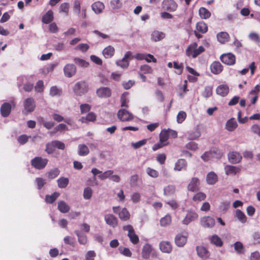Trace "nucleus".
I'll return each instance as SVG.
<instances>
[{"instance_id":"c85d7f7f","label":"nucleus","mask_w":260,"mask_h":260,"mask_svg":"<svg viewBox=\"0 0 260 260\" xmlns=\"http://www.w3.org/2000/svg\"><path fill=\"white\" fill-rule=\"evenodd\" d=\"M96 116L92 112H89L85 116H82L80 120L82 123L93 122L96 120Z\"/></svg>"},{"instance_id":"a19ab883","label":"nucleus","mask_w":260,"mask_h":260,"mask_svg":"<svg viewBox=\"0 0 260 260\" xmlns=\"http://www.w3.org/2000/svg\"><path fill=\"white\" fill-rule=\"evenodd\" d=\"M59 193L55 192L51 195H46L45 197V201L47 203L52 204L59 196Z\"/></svg>"},{"instance_id":"a18cd8bd","label":"nucleus","mask_w":260,"mask_h":260,"mask_svg":"<svg viewBox=\"0 0 260 260\" xmlns=\"http://www.w3.org/2000/svg\"><path fill=\"white\" fill-rule=\"evenodd\" d=\"M75 233L78 237V242L80 244L85 245L87 243V237L79 231H75Z\"/></svg>"},{"instance_id":"3c124183","label":"nucleus","mask_w":260,"mask_h":260,"mask_svg":"<svg viewBox=\"0 0 260 260\" xmlns=\"http://www.w3.org/2000/svg\"><path fill=\"white\" fill-rule=\"evenodd\" d=\"M186 113L183 111L179 112L177 115V121L178 123H182L186 118Z\"/></svg>"},{"instance_id":"72a5a7b5","label":"nucleus","mask_w":260,"mask_h":260,"mask_svg":"<svg viewBox=\"0 0 260 260\" xmlns=\"http://www.w3.org/2000/svg\"><path fill=\"white\" fill-rule=\"evenodd\" d=\"M91 7L92 10L96 14H100L103 11L105 6L103 3L98 1L94 3L92 5Z\"/></svg>"},{"instance_id":"bb28decb","label":"nucleus","mask_w":260,"mask_h":260,"mask_svg":"<svg viewBox=\"0 0 260 260\" xmlns=\"http://www.w3.org/2000/svg\"><path fill=\"white\" fill-rule=\"evenodd\" d=\"M210 243L216 246L220 247L223 245V242L221 239L217 235H213L209 238Z\"/></svg>"},{"instance_id":"2f4dec72","label":"nucleus","mask_w":260,"mask_h":260,"mask_svg":"<svg viewBox=\"0 0 260 260\" xmlns=\"http://www.w3.org/2000/svg\"><path fill=\"white\" fill-rule=\"evenodd\" d=\"M230 38L229 34L224 31L220 32L217 35V40L221 44H224L229 41Z\"/></svg>"},{"instance_id":"2eb2a0df","label":"nucleus","mask_w":260,"mask_h":260,"mask_svg":"<svg viewBox=\"0 0 260 260\" xmlns=\"http://www.w3.org/2000/svg\"><path fill=\"white\" fill-rule=\"evenodd\" d=\"M201 224L205 228H212L215 225V220L212 217L204 216L201 219Z\"/></svg>"},{"instance_id":"a211bd4d","label":"nucleus","mask_w":260,"mask_h":260,"mask_svg":"<svg viewBox=\"0 0 260 260\" xmlns=\"http://www.w3.org/2000/svg\"><path fill=\"white\" fill-rule=\"evenodd\" d=\"M197 255L202 259L208 258L210 255L209 251L205 247L197 246L196 247Z\"/></svg>"},{"instance_id":"f257e3e1","label":"nucleus","mask_w":260,"mask_h":260,"mask_svg":"<svg viewBox=\"0 0 260 260\" xmlns=\"http://www.w3.org/2000/svg\"><path fill=\"white\" fill-rule=\"evenodd\" d=\"M198 47V44L194 42L190 44L186 49L185 53L188 57L196 58L202 53L205 51V48L201 46Z\"/></svg>"},{"instance_id":"4d7b16f0","label":"nucleus","mask_w":260,"mask_h":260,"mask_svg":"<svg viewBox=\"0 0 260 260\" xmlns=\"http://www.w3.org/2000/svg\"><path fill=\"white\" fill-rule=\"evenodd\" d=\"M212 94V87L211 86L205 87L204 90L202 93V95L204 97L208 98L211 96Z\"/></svg>"},{"instance_id":"8fccbe9b","label":"nucleus","mask_w":260,"mask_h":260,"mask_svg":"<svg viewBox=\"0 0 260 260\" xmlns=\"http://www.w3.org/2000/svg\"><path fill=\"white\" fill-rule=\"evenodd\" d=\"M206 198L205 193L202 192H199L197 193L192 198L193 201L196 202H200L204 201Z\"/></svg>"},{"instance_id":"9d476101","label":"nucleus","mask_w":260,"mask_h":260,"mask_svg":"<svg viewBox=\"0 0 260 260\" xmlns=\"http://www.w3.org/2000/svg\"><path fill=\"white\" fill-rule=\"evenodd\" d=\"M220 59L223 63L229 66L234 64L236 61L235 56L231 53H225L221 55Z\"/></svg>"},{"instance_id":"58836bf2","label":"nucleus","mask_w":260,"mask_h":260,"mask_svg":"<svg viewBox=\"0 0 260 260\" xmlns=\"http://www.w3.org/2000/svg\"><path fill=\"white\" fill-rule=\"evenodd\" d=\"M78 149V154L80 156H86L89 153L88 147L85 144H79Z\"/></svg>"},{"instance_id":"aec40b11","label":"nucleus","mask_w":260,"mask_h":260,"mask_svg":"<svg viewBox=\"0 0 260 260\" xmlns=\"http://www.w3.org/2000/svg\"><path fill=\"white\" fill-rule=\"evenodd\" d=\"M242 156L237 152H230L228 154V159L229 161L234 164H238L241 161Z\"/></svg>"},{"instance_id":"7c9ffc66","label":"nucleus","mask_w":260,"mask_h":260,"mask_svg":"<svg viewBox=\"0 0 260 260\" xmlns=\"http://www.w3.org/2000/svg\"><path fill=\"white\" fill-rule=\"evenodd\" d=\"M216 91L217 94L225 96L228 94L229 88L226 85H220L217 87Z\"/></svg>"},{"instance_id":"37998d69","label":"nucleus","mask_w":260,"mask_h":260,"mask_svg":"<svg viewBox=\"0 0 260 260\" xmlns=\"http://www.w3.org/2000/svg\"><path fill=\"white\" fill-rule=\"evenodd\" d=\"M236 217L242 223H245L247 220V217L245 214L240 210H237L236 211Z\"/></svg>"},{"instance_id":"4be33fe9","label":"nucleus","mask_w":260,"mask_h":260,"mask_svg":"<svg viewBox=\"0 0 260 260\" xmlns=\"http://www.w3.org/2000/svg\"><path fill=\"white\" fill-rule=\"evenodd\" d=\"M241 168L239 167L231 165H226L224 167V170L227 175H236L241 171Z\"/></svg>"},{"instance_id":"ea45409f","label":"nucleus","mask_w":260,"mask_h":260,"mask_svg":"<svg viewBox=\"0 0 260 260\" xmlns=\"http://www.w3.org/2000/svg\"><path fill=\"white\" fill-rule=\"evenodd\" d=\"M235 251L237 253L241 254L245 252V249L242 242L240 241L236 242L234 244Z\"/></svg>"},{"instance_id":"4468645a","label":"nucleus","mask_w":260,"mask_h":260,"mask_svg":"<svg viewBox=\"0 0 260 260\" xmlns=\"http://www.w3.org/2000/svg\"><path fill=\"white\" fill-rule=\"evenodd\" d=\"M161 7L165 10L173 12L176 10L177 4L174 0H164Z\"/></svg>"},{"instance_id":"0e129e2a","label":"nucleus","mask_w":260,"mask_h":260,"mask_svg":"<svg viewBox=\"0 0 260 260\" xmlns=\"http://www.w3.org/2000/svg\"><path fill=\"white\" fill-rule=\"evenodd\" d=\"M89 48V47L87 44L82 43L77 46L75 49L79 50L82 52H85L88 50Z\"/></svg>"},{"instance_id":"7ed1b4c3","label":"nucleus","mask_w":260,"mask_h":260,"mask_svg":"<svg viewBox=\"0 0 260 260\" xmlns=\"http://www.w3.org/2000/svg\"><path fill=\"white\" fill-rule=\"evenodd\" d=\"M36 107V102L32 98H28L23 102V109L22 113L24 115H27L28 113L32 112Z\"/></svg>"},{"instance_id":"ddd939ff","label":"nucleus","mask_w":260,"mask_h":260,"mask_svg":"<svg viewBox=\"0 0 260 260\" xmlns=\"http://www.w3.org/2000/svg\"><path fill=\"white\" fill-rule=\"evenodd\" d=\"M155 251L152 246L150 244L146 243L143 247L142 257L144 259H148L150 257L151 254L153 255Z\"/></svg>"},{"instance_id":"49530a36","label":"nucleus","mask_w":260,"mask_h":260,"mask_svg":"<svg viewBox=\"0 0 260 260\" xmlns=\"http://www.w3.org/2000/svg\"><path fill=\"white\" fill-rule=\"evenodd\" d=\"M69 182L68 178L61 177L57 180L58 186L60 188H64L68 186Z\"/></svg>"},{"instance_id":"bf43d9fd","label":"nucleus","mask_w":260,"mask_h":260,"mask_svg":"<svg viewBox=\"0 0 260 260\" xmlns=\"http://www.w3.org/2000/svg\"><path fill=\"white\" fill-rule=\"evenodd\" d=\"M80 108L81 113L83 114L89 112L91 109V106L88 104H83L80 105Z\"/></svg>"},{"instance_id":"dca6fc26","label":"nucleus","mask_w":260,"mask_h":260,"mask_svg":"<svg viewBox=\"0 0 260 260\" xmlns=\"http://www.w3.org/2000/svg\"><path fill=\"white\" fill-rule=\"evenodd\" d=\"M200 180L197 177H193L190 180L187 186V189L192 192H195L199 189Z\"/></svg>"},{"instance_id":"f704fd0d","label":"nucleus","mask_w":260,"mask_h":260,"mask_svg":"<svg viewBox=\"0 0 260 260\" xmlns=\"http://www.w3.org/2000/svg\"><path fill=\"white\" fill-rule=\"evenodd\" d=\"M57 208L60 212L63 213L68 212L70 210V206L63 201H60L58 202Z\"/></svg>"},{"instance_id":"6ab92c4d","label":"nucleus","mask_w":260,"mask_h":260,"mask_svg":"<svg viewBox=\"0 0 260 260\" xmlns=\"http://www.w3.org/2000/svg\"><path fill=\"white\" fill-rule=\"evenodd\" d=\"M104 219L107 224L113 228L116 227L118 224L117 217L112 214L105 215Z\"/></svg>"},{"instance_id":"09e8293b","label":"nucleus","mask_w":260,"mask_h":260,"mask_svg":"<svg viewBox=\"0 0 260 260\" xmlns=\"http://www.w3.org/2000/svg\"><path fill=\"white\" fill-rule=\"evenodd\" d=\"M211 152V154L212 155V157L220 158L223 155V153L221 150L218 148H213V149L210 150Z\"/></svg>"},{"instance_id":"412c9836","label":"nucleus","mask_w":260,"mask_h":260,"mask_svg":"<svg viewBox=\"0 0 260 260\" xmlns=\"http://www.w3.org/2000/svg\"><path fill=\"white\" fill-rule=\"evenodd\" d=\"M12 110V106L9 103H4L1 107L0 112L3 117L9 116Z\"/></svg>"},{"instance_id":"338daca9","label":"nucleus","mask_w":260,"mask_h":260,"mask_svg":"<svg viewBox=\"0 0 260 260\" xmlns=\"http://www.w3.org/2000/svg\"><path fill=\"white\" fill-rule=\"evenodd\" d=\"M96 254L94 251H88L85 256V260H94Z\"/></svg>"},{"instance_id":"f8f14e48","label":"nucleus","mask_w":260,"mask_h":260,"mask_svg":"<svg viewBox=\"0 0 260 260\" xmlns=\"http://www.w3.org/2000/svg\"><path fill=\"white\" fill-rule=\"evenodd\" d=\"M96 93L99 98L106 99L111 96L112 90L109 87H101L96 89Z\"/></svg>"},{"instance_id":"393cba45","label":"nucleus","mask_w":260,"mask_h":260,"mask_svg":"<svg viewBox=\"0 0 260 260\" xmlns=\"http://www.w3.org/2000/svg\"><path fill=\"white\" fill-rule=\"evenodd\" d=\"M160 250L164 253H170L172 251V246L169 241H162L159 244Z\"/></svg>"},{"instance_id":"9b49d317","label":"nucleus","mask_w":260,"mask_h":260,"mask_svg":"<svg viewBox=\"0 0 260 260\" xmlns=\"http://www.w3.org/2000/svg\"><path fill=\"white\" fill-rule=\"evenodd\" d=\"M118 118L122 121H128L134 119L133 115L125 109H120L117 113Z\"/></svg>"},{"instance_id":"0eeeda50","label":"nucleus","mask_w":260,"mask_h":260,"mask_svg":"<svg viewBox=\"0 0 260 260\" xmlns=\"http://www.w3.org/2000/svg\"><path fill=\"white\" fill-rule=\"evenodd\" d=\"M88 89V85L85 81H79L76 83L74 91L77 95H82L86 93Z\"/></svg>"},{"instance_id":"20e7f679","label":"nucleus","mask_w":260,"mask_h":260,"mask_svg":"<svg viewBox=\"0 0 260 260\" xmlns=\"http://www.w3.org/2000/svg\"><path fill=\"white\" fill-rule=\"evenodd\" d=\"M48 162L47 158L41 156H36L31 160V165L37 170H42L45 168Z\"/></svg>"},{"instance_id":"5fc2aeb1","label":"nucleus","mask_w":260,"mask_h":260,"mask_svg":"<svg viewBox=\"0 0 260 260\" xmlns=\"http://www.w3.org/2000/svg\"><path fill=\"white\" fill-rule=\"evenodd\" d=\"M61 92V90L58 88L56 86H52L50 90V94L52 96L60 95Z\"/></svg>"},{"instance_id":"de8ad7c7","label":"nucleus","mask_w":260,"mask_h":260,"mask_svg":"<svg viewBox=\"0 0 260 260\" xmlns=\"http://www.w3.org/2000/svg\"><path fill=\"white\" fill-rule=\"evenodd\" d=\"M169 138L168 132L166 129L161 131L159 134V141L164 143H168L167 141Z\"/></svg>"},{"instance_id":"052dcab7","label":"nucleus","mask_w":260,"mask_h":260,"mask_svg":"<svg viewBox=\"0 0 260 260\" xmlns=\"http://www.w3.org/2000/svg\"><path fill=\"white\" fill-rule=\"evenodd\" d=\"M140 70L143 72L144 74H151L153 71L151 67L147 64L141 66Z\"/></svg>"},{"instance_id":"f03ea898","label":"nucleus","mask_w":260,"mask_h":260,"mask_svg":"<svg viewBox=\"0 0 260 260\" xmlns=\"http://www.w3.org/2000/svg\"><path fill=\"white\" fill-rule=\"evenodd\" d=\"M64 150L65 149V144L58 140L52 141L46 145L45 152L48 154L53 153L55 151V148Z\"/></svg>"},{"instance_id":"b1692460","label":"nucleus","mask_w":260,"mask_h":260,"mask_svg":"<svg viewBox=\"0 0 260 260\" xmlns=\"http://www.w3.org/2000/svg\"><path fill=\"white\" fill-rule=\"evenodd\" d=\"M187 166V161L182 158L177 160L175 163L174 170L176 171H181L182 170H185Z\"/></svg>"},{"instance_id":"6e6552de","label":"nucleus","mask_w":260,"mask_h":260,"mask_svg":"<svg viewBox=\"0 0 260 260\" xmlns=\"http://www.w3.org/2000/svg\"><path fill=\"white\" fill-rule=\"evenodd\" d=\"M63 71L66 77L71 78L76 75L77 68L73 63H67L63 67Z\"/></svg>"},{"instance_id":"c756f323","label":"nucleus","mask_w":260,"mask_h":260,"mask_svg":"<svg viewBox=\"0 0 260 260\" xmlns=\"http://www.w3.org/2000/svg\"><path fill=\"white\" fill-rule=\"evenodd\" d=\"M218 180L217 175L213 172H211L207 175L206 182L210 185L214 184Z\"/></svg>"},{"instance_id":"69168bd1","label":"nucleus","mask_w":260,"mask_h":260,"mask_svg":"<svg viewBox=\"0 0 260 260\" xmlns=\"http://www.w3.org/2000/svg\"><path fill=\"white\" fill-rule=\"evenodd\" d=\"M249 38L252 41L256 42L259 43L260 42V37L259 35L255 32H251L249 35Z\"/></svg>"},{"instance_id":"39448f33","label":"nucleus","mask_w":260,"mask_h":260,"mask_svg":"<svg viewBox=\"0 0 260 260\" xmlns=\"http://www.w3.org/2000/svg\"><path fill=\"white\" fill-rule=\"evenodd\" d=\"M123 230L128 231L127 236L129 238L130 241L133 244H137L139 242L138 236L135 233L134 228L131 224L125 225L123 227Z\"/></svg>"},{"instance_id":"603ef678","label":"nucleus","mask_w":260,"mask_h":260,"mask_svg":"<svg viewBox=\"0 0 260 260\" xmlns=\"http://www.w3.org/2000/svg\"><path fill=\"white\" fill-rule=\"evenodd\" d=\"M92 195V190L89 187H87L84 188L83 191V197L86 200H89L91 198Z\"/></svg>"},{"instance_id":"423d86ee","label":"nucleus","mask_w":260,"mask_h":260,"mask_svg":"<svg viewBox=\"0 0 260 260\" xmlns=\"http://www.w3.org/2000/svg\"><path fill=\"white\" fill-rule=\"evenodd\" d=\"M113 211L118 214L119 218L122 221H127L130 218V213L125 208L121 209L119 206L113 207Z\"/></svg>"},{"instance_id":"79ce46f5","label":"nucleus","mask_w":260,"mask_h":260,"mask_svg":"<svg viewBox=\"0 0 260 260\" xmlns=\"http://www.w3.org/2000/svg\"><path fill=\"white\" fill-rule=\"evenodd\" d=\"M199 15L202 19H208L211 16V13L206 8L201 7L199 9Z\"/></svg>"},{"instance_id":"4c0bfd02","label":"nucleus","mask_w":260,"mask_h":260,"mask_svg":"<svg viewBox=\"0 0 260 260\" xmlns=\"http://www.w3.org/2000/svg\"><path fill=\"white\" fill-rule=\"evenodd\" d=\"M172 222V217L170 214H167L160 219V225L161 226H167Z\"/></svg>"},{"instance_id":"a878e982","label":"nucleus","mask_w":260,"mask_h":260,"mask_svg":"<svg viewBox=\"0 0 260 260\" xmlns=\"http://www.w3.org/2000/svg\"><path fill=\"white\" fill-rule=\"evenodd\" d=\"M165 37V34L158 30H154L151 35V40L154 42H158Z\"/></svg>"},{"instance_id":"13d9d810","label":"nucleus","mask_w":260,"mask_h":260,"mask_svg":"<svg viewBox=\"0 0 260 260\" xmlns=\"http://www.w3.org/2000/svg\"><path fill=\"white\" fill-rule=\"evenodd\" d=\"M44 82L42 80H39L35 86V90L38 92H43L44 90Z\"/></svg>"},{"instance_id":"5701e85b","label":"nucleus","mask_w":260,"mask_h":260,"mask_svg":"<svg viewBox=\"0 0 260 260\" xmlns=\"http://www.w3.org/2000/svg\"><path fill=\"white\" fill-rule=\"evenodd\" d=\"M211 72L215 74H220L223 70V66L218 61H215L210 65Z\"/></svg>"},{"instance_id":"c9c22d12","label":"nucleus","mask_w":260,"mask_h":260,"mask_svg":"<svg viewBox=\"0 0 260 260\" xmlns=\"http://www.w3.org/2000/svg\"><path fill=\"white\" fill-rule=\"evenodd\" d=\"M196 30L201 34H205L208 31V26L203 21H200L196 24Z\"/></svg>"},{"instance_id":"680f3d73","label":"nucleus","mask_w":260,"mask_h":260,"mask_svg":"<svg viewBox=\"0 0 260 260\" xmlns=\"http://www.w3.org/2000/svg\"><path fill=\"white\" fill-rule=\"evenodd\" d=\"M113 173V171L112 170H108L104 173L102 172L101 174L99 176V178L101 180H104L111 176Z\"/></svg>"},{"instance_id":"473e14b6","label":"nucleus","mask_w":260,"mask_h":260,"mask_svg":"<svg viewBox=\"0 0 260 260\" xmlns=\"http://www.w3.org/2000/svg\"><path fill=\"white\" fill-rule=\"evenodd\" d=\"M53 19L54 17L53 12L51 10H49L43 16L42 21L45 24H48L51 22Z\"/></svg>"},{"instance_id":"6e6d98bb","label":"nucleus","mask_w":260,"mask_h":260,"mask_svg":"<svg viewBox=\"0 0 260 260\" xmlns=\"http://www.w3.org/2000/svg\"><path fill=\"white\" fill-rule=\"evenodd\" d=\"M59 170L57 168H55L48 173V177L50 179H54L59 175Z\"/></svg>"},{"instance_id":"e433bc0d","label":"nucleus","mask_w":260,"mask_h":260,"mask_svg":"<svg viewBox=\"0 0 260 260\" xmlns=\"http://www.w3.org/2000/svg\"><path fill=\"white\" fill-rule=\"evenodd\" d=\"M237 123L234 118H231L226 122L225 128L228 131L232 132L237 128Z\"/></svg>"},{"instance_id":"864d4df0","label":"nucleus","mask_w":260,"mask_h":260,"mask_svg":"<svg viewBox=\"0 0 260 260\" xmlns=\"http://www.w3.org/2000/svg\"><path fill=\"white\" fill-rule=\"evenodd\" d=\"M147 174L150 177L153 178H157L159 175V173L156 170L152 169L150 167H148L146 169Z\"/></svg>"},{"instance_id":"f3484780","label":"nucleus","mask_w":260,"mask_h":260,"mask_svg":"<svg viewBox=\"0 0 260 260\" xmlns=\"http://www.w3.org/2000/svg\"><path fill=\"white\" fill-rule=\"evenodd\" d=\"M198 218V214L192 211H188L185 218L182 222L184 224L187 225L191 221H193Z\"/></svg>"},{"instance_id":"774afa93","label":"nucleus","mask_w":260,"mask_h":260,"mask_svg":"<svg viewBox=\"0 0 260 260\" xmlns=\"http://www.w3.org/2000/svg\"><path fill=\"white\" fill-rule=\"evenodd\" d=\"M253 242L254 244L260 243V233L255 232L252 235Z\"/></svg>"},{"instance_id":"c03bdc74","label":"nucleus","mask_w":260,"mask_h":260,"mask_svg":"<svg viewBox=\"0 0 260 260\" xmlns=\"http://www.w3.org/2000/svg\"><path fill=\"white\" fill-rule=\"evenodd\" d=\"M73 61L76 64L81 67L86 68L89 65V63L85 60L78 57H74Z\"/></svg>"},{"instance_id":"cd10ccee","label":"nucleus","mask_w":260,"mask_h":260,"mask_svg":"<svg viewBox=\"0 0 260 260\" xmlns=\"http://www.w3.org/2000/svg\"><path fill=\"white\" fill-rule=\"evenodd\" d=\"M102 53L106 58H111L115 53V49L112 46L109 45L104 49Z\"/></svg>"},{"instance_id":"1a4fd4ad","label":"nucleus","mask_w":260,"mask_h":260,"mask_svg":"<svg viewBox=\"0 0 260 260\" xmlns=\"http://www.w3.org/2000/svg\"><path fill=\"white\" fill-rule=\"evenodd\" d=\"M187 238L188 233L187 232L184 233V234H178L175 238V243L178 247H183L187 242Z\"/></svg>"},{"instance_id":"e2e57ef3","label":"nucleus","mask_w":260,"mask_h":260,"mask_svg":"<svg viewBox=\"0 0 260 260\" xmlns=\"http://www.w3.org/2000/svg\"><path fill=\"white\" fill-rule=\"evenodd\" d=\"M128 95L127 92L123 93L120 98L121 106L127 107L128 105L127 104V96Z\"/></svg>"}]
</instances>
